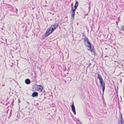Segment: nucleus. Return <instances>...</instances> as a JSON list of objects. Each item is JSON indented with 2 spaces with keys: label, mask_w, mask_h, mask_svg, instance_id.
Here are the masks:
<instances>
[{
  "label": "nucleus",
  "mask_w": 124,
  "mask_h": 124,
  "mask_svg": "<svg viewBox=\"0 0 124 124\" xmlns=\"http://www.w3.org/2000/svg\"><path fill=\"white\" fill-rule=\"evenodd\" d=\"M97 74L98 75L97 78L99 79L100 82L101 84V87L102 90V93L103 94L105 89V84L103 82V79L101 76L98 73H97Z\"/></svg>",
  "instance_id": "obj_1"
},
{
  "label": "nucleus",
  "mask_w": 124,
  "mask_h": 124,
  "mask_svg": "<svg viewBox=\"0 0 124 124\" xmlns=\"http://www.w3.org/2000/svg\"><path fill=\"white\" fill-rule=\"evenodd\" d=\"M88 39L87 38H85L84 39V43L86 46L88 48V49L91 52L93 51V49L91 48V44L90 43Z\"/></svg>",
  "instance_id": "obj_2"
},
{
  "label": "nucleus",
  "mask_w": 124,
  "mask_h": 124,
  "mask_svg": "<svg viewBox=\"0 0 124 124\" xmlns=\"http://www.w3.org/2000/svg\"><path fill=\"white\" fill-rule=\"evenodd\" d=\"M78 3L77 1H75V3L74 6V8H73V7L72 8V9L70 12V13L71 14V18L72 19L74 18L75 15V12L76 9H77V7L78 5Z\"/></svg>",
  "instance_id": "obj_3"
},
{
  "label": "nucleus",
  "mask_w": 124,
  "mask_h": 124,
  "mask_svg": "<svg viewBox=\"0 0 124 124\" xmlns=\"http://www.w3.org/2000/svg\"><path fill=\"white\" fill-rule=\"evenodd\" d=\"M34 87L36 90L39 92L42 91L43 89V87L41 85H36Z\"/></svg>",
  "instance_id": "obj_4"
},
{
  "label": "nucleus",
  "mask_w": 124,
  "mask_h": 124,
  "mask_svg": "<svg viewBox=\"0 0 124 124\" xmlns=\"http://www.w3.org/2000/svg\"><path fill=\"white\" fill-rule=\"evenodd\" d=\"M51 27L49 28L46 30L45 34V36L46 37L48 36L52 32H51Z\"/></svg>",
  "instance_id": "obj_5"
},
{
  "label": "nucleus",
  "mask_w": 124,
  "mask_h": 124,
  "mask_svg": "<svg viewBox=\"0 0 124 124\" xmlns=\"http://www.w3.org/2000/svg\"><path fill=\"white\" fill-rule=\"evenodd\" d=\"M58 24L57 23H55L54 25H52L51 27V32H52L55 30L57 27L58 26Z\"/></svg>",
  "instance_id": "obj_6"
},
{
  "label": "nucleus",
  "mask_w": 124,
  "mask_h": 124,
  "mask_svg": "<svg viewBox=\"0 0 124 124\" xmlns=\"http://www.w3.org/2000/svg\"><path fill=\"white\" fill-rule=\"evenodd\" d=\"M71 107L72 111L74 113V114L76 115V112L75 111V106H74V103L73 102H72V104H71Z\"/></svg>",
  "instance_id": "obj_7"
},
{
  "label": "nucleus",
  "mask_w": 124,
  "mask_h": 124,
  "mask_svg": "<svg viewBox=\"0 0 124 124\" xmlns=\"http://www.w3.org/2000/svg\"><path fill=\"white\" fill-rule=\"evenodd\" d=\"M120 121H119V124H123L124 123V121L122 120V114H121L120 116Z\"/></svg>",
  "instance_id": "obj_8"
},
{
  "label": "nucleus",
  "mask_w": 124,
  "mask_h": 124,
  "mask_svg": "<svg viewBox=\"0 0 124 124\" xmlns=\"http://www.w3.org/2000/svg\"><path fill=\"white\" fill-rule=\"evenodd\" d=\"M25 82L27 84H29L31 83V81L29 79H27L25 80Z\"/></svg>",
  "instance_id": "obj_9"
},
{
  "label": "nucleus",
  "mask_w": 124,
  "mask_h": 124,
  "mask_svg": "<svg viewBox=\"0 0 124 124\" xmlns=\"http://www.w3.org/2000/svg\"><path fill=\"white\" fill-rule=\"evenodd\" d=\"M38 95V93L37 92H33L32 95V96L33 97H34L36 96H37Z\"/></svg>",
  "instance_id": "obj_10"
},
{
  "label": "nucleus",
  "mask_w": 124,
  "mask_h": 124,
  "mask_svg": "<svg viewBox=\"0 0 124 124\" xmlns=\"http://www.w3.org/2000/svg\"><path fill=\"white\" fill-rule=\"evenodd\" d=\"M121 29L124 31V26L123 25H121Z\"/></svg>",
  "instance_id": "obj_11"
},
{
  "label": "nucleus",
  "mask_w": 124,
  "mask_h": 124,
  "mask_svg": "<svg viewBox=\"0 0 124 124\" xmlns=\"http://www.w3.org/2000/svg\"><path fill=\"white\" fill-rule=\"evenodd\" d=\"M116 95H117V98H118V94H117V92H118V88H117V89L116 88Z\"/></svg>",
  "instance_id": "obj_12"
},
{
  "label": "nucleus",
  "mask_w": 124,
  "mask_h": 124,
  "mask_svg": "<svg viewBox=\"0 0 124 124\" xmlns=\"http://www.w3.org/2000/svg\"><path fill=\"white\" fill-rule=\"evenodd\" d=\"M16 13H17V9L16 8Z\"/></svg>",
  "instance_id": "obj_13"
},
{
  "label": "nucleus",
  "mask_w": 124,
  "mask_h": 124,
  "mask_svg": "<svg viewBox=\"0 0 124 124\" xmlns=\"http://www.w3.org/2000/svg\"><path fill=\"white\" fill-rule=\"evenodd\" d=\"M18 101L19 103H20V101L19 99H18Z\"/></svg>",
  "instance_id": "obj_14"
},
{
  "label": "nucleus",
  "mask_w": 124,
  "mask_h": 124,
  "mask_svg": "<svg viewBox=\"0 0 124 124\" xmlns=\"http://www.w3.org/2000/svg\"><path fill=\"white\" fill-rule=\"evenodd\" d=\"M10 10L12 12H13L14 13L15 12L14 11L12 10Z\"/></svg>",
  "instance_id": "obj_15"
},
{
  "label": "nucleus",
  "mask_w": 124,
  "mask_h": 124,
  "mask_svg": "<svg viewBox=\"0 0 124 124\" xmlns=\"http://www.w3.org/2000/svg\"><path fill=\"white\" fill-rule=\"evenodd\" d=\"M14 8H12V10H14Z\"/></svg>",
  "instance_id": "obj_16"
},
{
  "label": "nucleus",
  "mask_w": 124,
  "mask_h": 124,
  "mask_svg": "<svg viewBox=\"0 0 124 124\" xmlns=\"http://www.w3.org/2000/svg\"><path fill=\"white\" fill-rule=\"evenodd\" d=\"M27 102V103H28V104H29V102Z\"/></svg>",
  "instance_id": "obj_17"
},
{
  "label": "nucleus",
  "mask_w": 124,
  "mask_h": 124,
  "mask_svg": "<svg viewBox=\"0 0 124 124\" xmlns=\"http://www.w3.org/2000/svg\"><path fill=\"white\" fill-rule=\"evenodd\" d=\"M13 14H11L10 15H13Z\"/></svg>",
  "instance_id": "obj_18"
}]
</instances>
